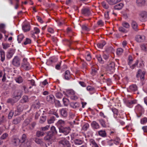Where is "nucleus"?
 <instances>
[{
    "label": "nucleus",
    "instance_id": "obj_1",
    "mask_svg": "<svg viewBox=\"0 0 147 147\" xmlns=\"http://www.w3.org/2000/svg\"><path fill=\"white\" fill-rule=\"evenodd\" d=\"M27 59L24 58L22 61L21 67L26 70H29L31 68L29 63L27 61Z\"/></svg>",
    "mask_w": 147,
    "mask_h": 147
},
{
    "label": "nucleus",
    "instance_id": "obj_2",
    "mask_svg": "<svg viewBox=\"0 0 147 147\" xmlns=\"http://www.w3.org/2000/svg\"><path fill=\"white\" fill-rule=\"evenodd\" d=\"M21 59L17 56L14 57L12 61V64L14 66L18 67L20 64Z\"/></svg>",
    "mask_w": 147,
    "mask_h": 147
},
{
    "label": "nucleus",
    "instance_id": "obj_3",
    "mask_svg": "<svg viewBox=\"0 0 147 147\" xmlns=\"http://www.w3.org/2000/svg\"><path fill=\"white\" fill-rule=\"evenodd\" d=\"M18 94L15 96V97L13 98V99H9L7 100V102L8 103H13L15 102L16 101H17L21 97L22 94L21 92H20L18 93Z\"/></svg>",
    "mask_w": 147,
    "mask_h": 147
},
{
    "label": "nucleus",
    "instance_id": "obj_4",
    "mask_svg": "<svg viewBox=\"0 0 147 147\" xmlns=\"http://www.w3.org/2000/svg\"><path fill=\"white\" fill-rule=\"evenodd\" d=\"M71 129L69 127H63L59 131L61 133H63L64 135H67L70 132Z\"/></svg>",
    "mask_w": 147,
    "mask_h": 147
},
{
    "label": "nucleus",
    "instance_id": "obj_5",
    "mask_svg": "<svg viewBox=\"0 0 147 147\" xmlns=\"http://www.w3.org/2000/svg\"><path fill=\"white\" fill-rule=\"evenodd\" d=\"M59 143L63 145V147H69L70 146L69 141L65 138H62Z\"/></svg>",
    "mask_w": 147,
    "mask_h": 147
},
{
    "label": "nucleus",
    "instance_id": "obj_6",
    "mask_svg": "<svg viewBox=\"0 0 147 147\" xmlns=\"http://www.w3.org/2000/svg\"><path fill=\"white\" fill-rule=\"evenodd\" d=\"M107 70L108 71H110L111 73H113L114 71L115 63L114 62H111L108 65Z\"/></svg>",
    "mask_w": 147,
    "mask_h": 147
},
{
    "label": "nucleus",
    "instance_id": "obj_7",
    "mask_svg": "<svg viewBox=\"0 0 147 147\" xmlns=\"http://www.w3.org/2000/svg\"><path fill=\"white\" fill-rule=\"evenodd\" d=\"M129 62H128V64L130 65V67L132 69H133L134 67L136 66L137 64L138 63V61H137L135 63L132 65H130L131 64L133 61V59L132 57L131 56H129V57L128 58Z\"/></svg>",
    "mask_w": 147,
    "mask_h": 147
},
{
    "label": "nucleus",
    "instance_id": "obj_8",
    "mask_svg": "<svg viewBox=\"0 0 147 147\" xmlns=\"http://www.w3.org/2000/svg\"><path fill=\"white\" fill-rule=\"evenodd\" d=\"M15 52V50L12 49H10L9 50L7 53V58L10 59L11 58Z\"/></svg>",
    "mask_w": 147,
    "mask_h": 147
},
{
    "label": "nucleus",
    "instance_id": "obj_9",
    "mask_svg": "<svg viewBox=\"0 0 147 147\" xmlns=\"http://www.w3.org/2000/svg\"><path fill=\"white\" fill-rule=\"evenodd\" d=\"M57 125L59 128V131L63 127V126L65 125V122L62 120H60L57 122Z\"/></svg>",
    "mask_w": 147,
    "mask_h": 147
},
{
    "label": "nucleus",
    "instance_id": "obj_10",
    "mask_svg": "<svg viewBox=\"0 0 147 147\" xmlns=\"http://www.w3.org/2000/svg\"><path fill=\"white\" fill-rule=\"evenodd\" d=\"M145 39V37L144 36L138 35L135 38L136 40L138 42H140L144 41Z\"/></svg>",
    "mask_w": 147,
    "mask_h": 147
},
{
    "label": "nucleus",
    "instance_id": "obj_11",
    "mask_svg": "<svg viewBox=\"0 0 147 147\" xmlns=\"http://www.w3.org/2000/svg\"><path fill=\"white\" fill-rule=\"evenodd\" d=\"M145 74L144 71L142 72L141 70L139 69L138 72V74L137 75V77H140L142 80H143L144 79V76Z\"/></svg>",
    "mask_w": 147,
    "mask_h": 147
},
{
    "label": "nucleus",
    "instance_id": "obj_12",
    "mask_svg": "<svg viewBox=\"0 0 147 147\" xmlns=\"http://www.w3.org/2000/svg\"><path fill=\"white\" fill-rule=\"evenodd\" d=\"M20 140L17 138L13 136V139L12 140V142L13 144L15 146L18 145L20 143Z\"/></svg>",
    "mask_w": 147,
    "mask_h": 147
},
{
    "label": "nucleus",
    "instance_id": "obj_13",
    "mask_svg": "<svg viewBox=\"0 0 147 147\" xmlns=\"http://www.w3.org/2000/svg\"><path fill=\"white\" fill-rule=\"evenodd\" d=\"M35 142L36 143L40 144L42 146V147H47L46 144L43 142L42 140L38 138H36L35 139Z\"/></svg>",
    "mask_w": 147,
    "mask_h": 147
},
{
    "label": "nucleus",
    "instance_id": "obj_14",
    "mask_svg": "<svg viewBox=\"0 0 147 147\" xmlns=\"http://www.w3.org/2000/svg\"><path fill=\"white\" fill-rule=\"evenodd\" d=\"M135 109L140 113H142L144 112L143 108L140 105H138L136 107Z\"/></svg>",
    "mask_w": 147,
    "mask_h": 147
},
{
    "label": "nucleus",
    "instance_id": "obj_15",
    "mask_svg": "<svg viewBox=\"0 0 147 147\" xmlns=\"http://www.w3.org/2000/svg\"><path fill=\"white\" fill-rule=\"evenodd\" d=\"M60 113L63 117H67V110L65 109H62L60 110Z\"/></svg>",
    "mask_w": 147,
    "mask_h": 147
},
{
    "label": "nucleus",
    "instance_id": "obj_16",
    "mask_svg": "<svg viewBox=\"0 0 147 147\" xmlns=\"http://www.w3.org/2000/svg\"><path fill=\"white\" fill-rule=\"evenodd\" d=\"M82 13L86 16H89L90 14V12L89 9L87 8L82 9Z\"/></svg>",
    "mask_w": 147,
    "mask_h": 147
},
{
    "label": "nucleus",
    "instance_id": "obj_17",
    "mask_svg": "<svg viewBox=\"0 0 147 147\" xmlns=\"http://www.w3.org/2000/svg\"><path fill=\"white\" fill-rule=\"evenodd\" d=\"M23 108L22 106L19 105L18 107L17 110L15 111V114L16 115H19L20 114V112H21Z\"/></svg>",
    "mask_w": 147,
    "mask_h": 147
},
{
    "label": "nucleus",
    "instance_id": "obj_18",
    "mask_svg": "<svg viewBox=\"0 0 147 147\" xmlns=\"http://www.w3.org/2000/svg\"><path fill=\"white\" fill-rule=\"evenodd\" d=\"M87 90L89 91L91 94H92L95 92V89L94 87L90 86H88L86 88Z\"/></svg>",
    "mask_w": 147,
    "mask_h": 147
},
{
    "label": "nucleus",
    "instance_id": "obj_19",
    "mask_svg": "<svg viewBox=\"0 0 147 147\" xmlns=\"http://www.w3.org/2000/svg\"><path fill=\"white\" fill-rule=\"evenodd\" d=\"M131 26L134 30L136 31L138 30V25L136 22L134 21H132L131 24Z\"/></svg>",
    "mask_w": 147,
    "mask_h": 147
},
{
    "label": "nucleus",
    "instance_id": "obj_20",
    "mask_svg": "<svg viewBox=\"0 0 147 147\" xmlns=\"http://www.w3.org/2000/svg\"><path fill=\"white\" fill-rule=\"evenodd\" d=\"M40 32V29L37 27H34L32 31L31 32V34L33 35H34L35 34H38Z\"/></svg>",
    "mask_w": 147,
    "mask_h": 147
},
{
    "label": "nucleus",
    "instance_id": "obj_21",
    "mask_svg": "<svg viewBox=\"0 0 147 147\" xmlns=\"http://www.w3.org/2000/svg\"><path fill=\"white\" fill-rule=\"evenodd\" d=\"M75 92L72 90H68L66 91L67 96L70 98L74 94Z\"/></svg>",
    "mask_w": 147,
    "mask_h": 147
},
{
    "label": "nucleus",
    "instance_id": "obj_22",
    "mask_svg": "<svg viewBox=\"0 0 147 147\" xmlns=\"http://www.w3.org/2000/svg\"><path fill=\"white\" fill-rule=\"evenodd\" d=\"M92 127L94 128L98 129L99 128L100 126L99 124L95 121H93L91 123Z\"/></svg>",
    "mask_w": 147,
    "mask_h": 147
},
{
    "label": "nucleus",
    "instance_id": "obj_23",
    "mask_svg": "<svg viewBox=\"0 0 147 147\" xmlns=\"http://www.w3.org/2000/svg\"><path fill=\"white\" fill-rule=\"evenodd\" d=\"M121 0H107L108 3L111 5H113L120 2Z\"/></svg>",
    "mask_w": 147,
    "mask_h": 147
},
{
    "label": "nucleus",
    "instance_id": "obj_24",
    "mask_svg": "<svg viewBox=\"0 0 147 147\" xmlns=\"http://www.w3.org/2000/svg\"><path fill=\"white\" fill-rule=\"evenodd\" d=\"M22 29L24 32H27L30 30L29 26L27 24H25L22 26Z\"/></svg>",
    "mask_w": 147,
    "mask_h": 147
},
{
    "label": "nucleus",
    "instance_id": "obj_25",
    "mask_svg": "<svg viewBox=\"0 0 147 147\" xmlns=\"http://www.w3.org/2000/svg\"><path fill=\"white\" fill-rule=\"evenodd\" d=\"M112 111L113 113L114 117L116 119H117V116H118V111L116 108H112Z\"/></svg>",
    "mask_w": 147,
    "mask_h": 147
},
{
    "label": "nucleus",
    "instance_id": "obj_26",
    "mask_svg": "<svg viewBox=\"0 0 147 147\" xmlns=\"http://www.w3.org/2000/svg\"><path fill=\"white\" fill-rule=\"evenodd\" d=\"M123 4L121 3H119L115 5L114 9H115L120 10L123 7Z\"/></svg>",
    "mask_w": 147,
    "mask_h": 147
},
{
    "label": "nucleus",
    "instance_id": "obj_27",
    "mask_svg": "<svg viewBox=\"0 0 147 147\" xmlns=\"http://www.w3.org/2000/svg\"><path fill=\"white\" fill-rule=\"evenodd\" d=\"M98 134L99 136L102 137H105L106 136V133L105 131L104 130H100L98 131Z\"/></svg>",
    "mask_w": 147,
    "mask_h": 147
},
{
    "label": "nucleus",
    "instance_id": "obj_28",
    "mask_svg": "<svg viewBox=\"0 0 147 147\" xmlns=\"http://www.w3.org/2000/svg\"><path fill=\"white\" fill-rule=\"evenodd\" d=\"M90 145H92V147H99L95 141L93 139H90Z\"/></svg>",
    "mask_w": 147,
    "mask_h": 147
},
{
    "label": "nucleus",
    "instance_id": "obj_29",
    "mask_svg": "<svg viewBox=\"0 0 147 147\" xmlns=\"http://www.w3.org/2000/svg\"><path fill=\"white\" fill-rule=\"evenodd\" d=\"M83 141L79 139H76L74 140V144L77 145H80L82 144L83 143Z\"/></svg>",
    "mask_w": 147,
    "mask_h": 147
},
{
    "label": "nucleus",
    "instance_id": "obj_30",
    "mask_svg": "<svg viewBox=\"0 0 147 147\" xmlns=\"http://www.w3.org/2000/svg\"><path fill=\"white\" fill-rule=\"evenodd\" d=\"M129 89L132 91H135L137 90V87L136 85L133 84L129 86Z\"/></svg>",
    "mask_w": 147,
    "mask_h": 147
},
{
    "label": "nucleus",
    "instance_id": "obj_31",
    "mask_svg": "<svg viewBox=\"0 0 147 147\" xmlns=\"http://www.w3.org/2000/svg\"><path fill=\"white\" fill-rule=\"evenodd\" d=\"M51 131L49 132H50V134H51L53 136L57 133V131L56 130L54 126H52L51 127Z\"/></svg>",
    "mask_w": 147,
    "mask_h": 147
},
{
    "label": "nucleus",
    "instance_id": "obj_32",
    "mask_svg": "<svg viewBox=\"0 0 147 147\" xmlns=\"http://www.w3.org/2000/svg\"><path fill=\"white\" fill-rule=\"evenodd\" d=\"M0 55L1 60V61H3L5 60V53L4 51L2 50L1 51Z\"/></svg>",
    "mask_w": 147,
    "mask_h": 147
},
{
    "label": "nucleus",
    "instance_id": "obj_33",
    "mask_svg": "<svg viewBox=\"0 0 147 147\" xmlns=\"http://www.w3.org/2000/svg\"><path fill=\"white\" fill-rule=\"evenodd\" d=\"M70 71L69 70H67L65 72V79L68 80L70 77Z\"/></svg>",
    "mask_w": 147,
    "mask_h": 147
},
{
    "label": "nucleus",
    "instance_id": "obj_34",
    "mask_svg": "<svg viewBox=\"0 0 147 147\" xmlns=\"http://www.w3.org/2000/svg\"><path fill=\"white\" fill-rule=\"evenodd\" d=\"M24 36L22 34H20L18 36V40L19 43H20L24 38Z\"/></svg>",
    "mask_w": 147,
    "mask_h": 147
},
{
    "label": "nucleus",
    "instance_id": "obj_35",
    "mask_svg": "<svg viewBox=\"0 0 147 147\" xmlns=\"http://www.w3.org/2000/svg\"><path fill=\"white\" fill-rule=\"evenodd\" d=\"M53 136L51 134H50V132H49L47 136L45 137L44 139L46 140H49L51 141V140Z\"/></svg>",
    "mask_w": 147,
    "mask_h": 147
},
{
    "label": "nucleus",
    "instance_id": "obj_36",
    "mask_svg": "<svg viewBox=\"0 0 147 147\" xmlns=\"http://www.w3.org/2000/svg\"><path fill=\"white\" fill-rule=\"evenodd\" d=\"M97 69L95 67H92L91 73L93 76H94L97 74Z\"/></svg>",
    "mask_w": 147,
    "mask_h": 147
},
{
    "label": "nucleus",
    "instance_id": "obj_37",
    "mask_svg": "<svg viewBox=\"0 0 147 147\" xmlns=\"http://www.w3.org/2000/svg\"><path fill=\"white\" fill-rule=\"evenodd\" d=\"M15 80L16 82L20 84L23 82V79L21 77L19 76L15 79Z\"/></svg>",
    "mask_w": 147,
    "mask_h": 147
},
{
    "label": "nucleus",
    "instance_id": "obj_38",
    "mask_svg": "<svg viewBox=\"0 0 147 147\" xmlns=\"http://www.w3.org/2000/svg\"><path fill=\"white\" fill-rule=\"evenodd\" d=\"M99 122L101 125V126L103 127H106L107 125L105 121L102 119H100L99 120Z\"/></svg>",
    "mask_w": 147,
    "mask_h": 147
},
{
    "label": "nucleus",
    "instance_id": "obj_39",
    "mask_svg": "<svg viewBox=\"0 0 147 147\" xmlns=\"http://www.w3.org/2000/svg\"><path fill=\"white\" fill-rule=\"evenodd\" d=\"M122 25L123 27L127 29L129 28L130 27L129 24L128 23L125 22L122 23Z\"/></svg>",
    "mask_w": 147,
    "mask_h": 147
},
{
    "label": "nucleus",
    "instance_id": "obj_40",
    "mask_svg": "<svg viewBox=\"0 0 147 147\" xmlns=\"http://www.w3.org/2000/svg\"><path fill=\"white\" fill-rule=\"evenodd\" d=\"M145 3L144 0H137L136 3L139 6H141L144 4Z\"/></svg>",
    "mask_w": 147,
    "mask_h": 147
},
{
    "label": "nucleus",
    "instance_id": "obj_41",
    "mask_svg": "<svg viewBox=\"0 0 147 147\" xmlns=\"http://www.w3.org/2000/svg\"><path fill=\"white\" fill-rule=\"evenodd\" d=\"M96 57L97 60L100 63H104L103 61L102 60L101 55H98L96 56Z\"/></svg>",
    "mask_w": 147,
    "mask_h": 147
},
{
    "label": "nucleus",
    "instance_id": "obj_42",
    "mask_svg": "<svg viewBox=\"0 0 147 147\" xmlns=\"http://www.w3.org/2000/svg\"><path fill=\"white\" fill-rule=\"evenodd\" d=\"M142 50L145 52L147 51V44H142L141 46Z\"/></svg>",
    "mask_w": 147,
    "mask_h": 147
},
{
    "label": "nucleus",
    "instance_id": "obj_43",
    "mask_svg": "<svg viewBox=\"0 0 147 147\" xmlns=\"http://www.w3.org/2000/svg\"><path fill=\"white\" fill-rule=\"evenodd\" d=\"M123 51V50L122 48H119L117 50V54L118 55H120L122 54Z\"/></svg>",
    "mask_w": 147,
    "mask_h": 147
},
{
    "label": "nucleus",
    "instance_id": "obj_44",
    "mask_svg": "<svg viewBox=\"0 0 147 147\" xmlns=\"http://www.w3.org/2000/svg\"><path fill=\"white\" fill-rule=\"evenodd\" d=\"M140 15L142 18H145L147 16V12L145 11H142L141 12Z\"/></svg>",
    "mask_w": 147,
    "mask_h": 147
},
{
    "label": "nucleus",
    "instance_id": "obj_45",
    "mask_svg": "<svg viewBox=\"0 0 147 147\" xmlns=\"http://www.w3.org/2000/svg\"><path fill=\"white\" fill-rule=\"evenodd\" d=\"M54 97L52 95H50L47 97V100L50 102H52V100L53 99Z\"/></svg>",
    "mask_w": 147,
    "mask_h": 147
},
{
    "label": "nucleus",
    "instance_id": "obj_46",
    "mask_svg": "<svg viewBox=\"0 0 147 147\" xmlns=\"http://www.w3.org/2000/svg\"><path fill=\"white\" fill-rule=\"evenodd\" d=\"M105 43L103 42L102 43H100L97 44V46L98 48L102 49V48L105 45Z\"/></svg>",
    "mask_w": 147,
    "mask_h": 147
},
{
    "label": "nucleus",
    "instance_id": "obj_47",
    "mask_svg": "<svg viewBox=\"0 0 147 147\" xmlns=\"http://www.w3.org/2000/svg\"><path fill=\"white\" fill-rule=\"evenodd\" d=\"M147 122V118L144 117L140 120V123L142 124H144Z\"/></svg>",
    "mask_w": 147,
    "mask_h": 147
},
{
    "label": "nucleus",
    "instance_id": "obj_48",
    "mask_svg": "<svg viewBox=\"0 0 147 147\" xmlns=\"http://www.w3.org/2000/svg\"><path fill=\"white\" fill-rule=\"evenodd\" d=\"M10 44L8 43H3L2 44V45L3 48L4 49H6L9 47L10 46Z\"/></svg>",
    "mask_w": 147,
    "mask_h": 147
},
{
    "label": "nucleus",
    "instance_id": "obj_49",
    "mask_svg": "<svg viewBox=\"0 0 147 147\" xmlns=\"http://www.w3.org/2000/svg\"><path fill=\"white\" fill-rule=\"evenodd\" d=\"M63 101L64 104L65 106H67L69 103V100L66 98H63Z\"/></svg>",
    "mask_w": 147,
    "mask_h": 147
},
{
    "label": "nucleus",
    "instance_id": "obj_50",
    "mask_svg": "<svg viewBox=\"0 0 147 147\" xmlns=\"http://www.w3.org/2000/svg\"><path fill=\"white\" fill-rule=\"evenodd\" d=\"M26 138V135L25 134H23L22 136L21 140H20V141L22 143V144H24L23 143L25 141Z\"/></svg>",
    "mask_w": 147,
    "mask_h": 147
},
{
    "label": "nucleus",
    "instance_id": "obj_51",
    "mask_svg": "<svg viewBox=\"0 0 147 147\" xmlns=\"http://www.w3.org/2000/svg\"><path fill=\"white\" fill-rule=\"evenodd\" d=\"M19 0H14L13 2L15 3V9H17L18 8L19 5Z\"/></svg>",
    "mask_w": 147,
    "mask_h": 147
},
{
    "label": "nucleus",
    "instance_id": "obj_52",
    "mask_svg": "<svg viewBox=\"0 0 147 147\" xmlns=\"http://www.w3.org/2000/svg\"><path fill=\"white\" fill-rule=\"evenodd\" d=\"M119 31L123 33H126L127 31L125 29L122 27H120L119 28Z\"/></svg>",
    "mask_w": 147,
    "mask_h": 147
},
{
    "label": "nucleus",
    "instance_id": "obj_53",
    "mask_svg": "<svg viewBox=\"0 0 147 147\" xmlns=\"http://www.w3.org/2000/svg\"><path fill=\"white\" fill-rule=\"evenodd\" d=\"M86 59L87 61H90L91 59V56L89 52H88L86 53Z\"/></svg>",
    "mask_w": 147,
    "mask_h": 147
},
{
    "label": "nucleus",
    "instance_id": "obj_54",
    "mask_svg": "<svg viewBox=\"0 0 147 147\" xmlns=\"http://www.w3.org/2000/svg\"><path fill=\"white\" fill-rule=\"evenodd\" d=\"M31 42V40L30 39L28 38H26L24 42V44L25 45H26L27 44L30 43Z\"/></svg>",
    "mask_w": 147,
    "mask_h": 147
},
{
    "label": "nucleus",
    "instance_id": "obj_55",
    "mask_svg": "<svg viewBox=\"0 0 147 147\" xmlns=\"http://www.w3.org/2000/svg\"><path fill=\"white\" fill-rule=\"evenodd\" d=\"M55 121L54 117H51L50 119H48V122L49 124H51L53 123Z\"/></svg>",
    "mask_w": 147,
    "mask_h": 147
},
{
    "label": "nucleus",
    "instance_id": "obj_56",
    "mask_svg": "<svg viewBox=\"0 0 147 147\" xmlns=\"http://www.w3.org/2000/svg\"><path fill=\"white\" fill-rule=\"evenodd\" d=\"M8 136V135L7 133H4L3 134L1 137L0 139L1 140L5 139Z\"/></svg>",
    "mask_w": 147,
    "mask_h": 147
},
{
    "label": "nucleus",
    "instance_id": "obj_57",
    "mask_svg": "<svg viewBox=\"0 0 147 147\" xmlns=\"http://www.w3.org/2000/svg\"><path fill=\"white\" fill-rule=\"evenodd\" d=\"M20 118H16L13 120V123L16 124H17L20 122Z\"/></svg>",
    "mask_w": 147,
    "mask_h": 147
},
{
    "label": "nucleus",
    "instance_id": "obj_58",
    "mask_svg": "<svg viewBox=\"0 0 147 147\" xmlns=\"http://www.w3.org/2000/svg\"><path fill=\"white\" fill-rule=\"evenodd\" d=\"M44 133L43 132H42L40 131H37L36 135V136L38 137L44 135Z\"/></svg>",
    "mask_w": 147,
    "mask_h": 147
},
{
    "label": "nucleus",
    "instance_id": "obj_59",
    "mask_svg": "<svg viewBox=\"0 0 147 147\" xmlns=\"http://www.w3.org/2000/svg\"><path fill=\"white\" fill-rule=\"evenodd\" d=\"M70 98L73 100H76L78 99V97L77 95V94L74 92V94H73V95L71 96Z\"/></svg>",
    "mask_w": 147,
    "mask_h": 147
},
{
    "label": "nucleus",
    "instance_id": "obj_60",
    "mask_svg": "<svg viewBox=\"0 0 147 147\" xmlns=\"http://www.w3.org/2000/svg\"><path fill=\"white\" fill-rule=\"evenodd\" d=\"M70 98L73 100H76L78 99V97L77 95V94L74 92V94H73V95L71 96Z\"/></svg>",
    "mask_w": 147,
    "mask_h": 147
},
{
    "label": "nucleus",
    "instance_id": "obj_61",
    "mask_svg": "<svg viewBox=\"0 0 147 147\" xmlns=\"http://www.w3.org/2000/svg\"><path fill=\"white\" fill-rule=\"evenodd\" d=\"M5 119L4 116L0 117V125L3 123L5 121Z\"/></svg>",
    "mask_w": 147,
    "mask_h": 147
},
{
    "label": "nucleus",
    "instance_id": "obj_62",
    "mask_svg": "<svg viewBox=\"0 0 147 147\" xmlns=\"http://www.w3.org/2000/svg\"><path fill=\"white\" fill-rule=\"evenodd\" d=\"M28 98L27 96H24L22 100V102H26L28 101Z\"/></svg>",
    "mask_w": 147,
    "mask_h": 147
},
{
    "label": "nucleus",
    "instance_id": "obj_63",
    "mask_svg": "<svg viewBox=\"0 0 147 147\" xmlns=\"http://www.w3.org/2000/svg\"><path fill=\"white\" fill-rule=\"evenodd\" d=\"M30 82V84L32 86H36L34 80H28Z\"/></svg>",
    "mask_w": 147,
    "mask_h": 147
},
{
    "label": "nucleus",
    "instance_id": "obj_64",
    "mask_svg": "<svg viewBox=\"0 0 147 147\" xmlns=\"http://www.w3.org/2000/svg\"><path fill=\"white\" fill-rule=\"evenodd\" d=\"M13 111H11L9 113L8 116V118L9 119H11V118L13 114Z\"/></svg>",
    "mask_w": 147,
    "mask_h": 147
}]
</instances>
